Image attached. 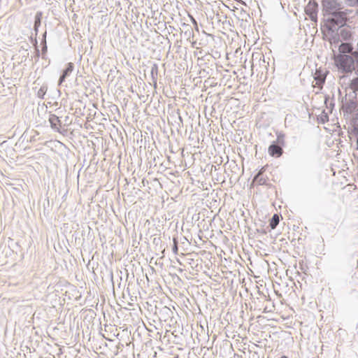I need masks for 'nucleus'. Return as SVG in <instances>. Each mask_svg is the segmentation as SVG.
I'll return each mask as SVG.
<instances>
[{"mask_svg": "<svg viewBox=\"0 0 358 358\" xmlns=\"http://www.w3.org/2000/svg\"><path fill=\"white\" fill-rule=\"evenodd\" d=\"M339 54L335 58L337 67H352L356 62L358 67V52H354L351 55H346L352 50V46L349 43H341L338 47Z\"/></svg>", "mask_w": 358, "mask_h": 358, "instance_id": "nucleus-1", "label": "nucleus"}, {"mask_svg": "<svg viewBox=\"0 0 358 358\" xmlns=\"http://www.w3.org/2000/svg\"><path fill=\"white\" fill-rule=\"evenodd\" d=\"M348 10H341L333 12L325 16L327 22L329 24V29H333L336 27H343L348 19Z\"/></svg>", "mask_w": 358, "mask_h": 358, "instance_id": "nucleus-2", "label": "nucleus"}, {"mask_svg": "<svg viewBox=\"0 0 358 358\" xmlns=\"http://www.w3.org/2000/svg\"><path fill=\"white\" fill-rule=\"evenodd\" d=\"M322 4L324 17L342 8L341 2L338 0H322Z\"/></svg>", "mask_w": 358, "mask_h": 358, "instance_id": "nucleus-3", "label": "nucleus"}, {"mask_svg": "<svg viewBox=\"0 0 358 358\" xmlns=\"http://www.w3.org/2000/svg\"><path fill=\"white\" fill-rule=\"evenodd\" d=\"M317 6L318 5L315 1H310L305 8L306 13L313 21L317 20Z\"/></svg>", "mask_w": 358, "mask_h": 358, "instance_id": "nucleus-4", "label": "nucleus"}, {"mask_svg": "<svg viewBox=\"0 0 358 358\" xmlns=\"http://www.w3.org/2000/svg\"><path fill=\"white\" fill-rule=\"evenodd\" d=\"M327 71L326 69H316L314 73V78L316 80V85H322L326 78Z\"/></svg>", "mask_w": 358, "mask_h": 358, "instance_id": "nucleus-5", "label": "nucleus"}, {"mask_svg": "<svg viewBox=\"0 0 358 358\" xmlns=\"http://www.w3.org/2000/svg\"><path fill=\"white\" fill-rule=\"evenodd\" d=\"M265 170V167H262L259 171L258 174L255 177L253 183L257 185H266L268 182V178L264 177L263 173Z\"/></svg>", "mask_w": 358, "mask_h": 358, "instance_id": "nucleus-6", "label": "nucleus"}, {"mask_svg": "<svg viewBox=\"0 0 358 358\" xmlns=\"http://www.w3.org/2000/svg\"><path fill=\"white\" fill-rule=\"evenodd\" d=\"M337 34L339 35V36L341 38L343 41H348L350 39L352 36V34L350 31V29L349 27H345L344 26L342 27H340L338 31Z\"/></svg>", "mask_w": 358, "mask_h": 358, "instance_id": "nucleus-7", "label": "nucleus"}, {"mask_svg": "<svg viewBox=\"0 0 358 358\" xmlns=\"http://www.w3.org/2000/svg\"><path fill=\"white\" fill-rule=\"evenodd\" d=\"M268 153L272 157H279L282 154V149L276 145H271L268 147Z\"/></svg>", "mask_w": 358, "mask_h": 358, "instance_id": "nucleus-8", "label": "nucleus"}, {"mask_svg": "<svg viewBox=\"0 0 358 358\" xmlns=\"http://www.w3.org/2000/svg\"><path fill=\"white\" fill-rule=\"evenodd\" d=\"M342 41L343 40L337 33L333 34L331 38H329V41L333 49L337 48L338 45L341 44V43H343Z\"/></svg>", "mask_w": 358, "mask_h": 358, "instance_id": "nucleus-9", "label": "nucleus"}, {"mask_svg": "<svg viewBox=\"0 0 358 358\" xmlns=\"http://www.w3.org/2000/svg\"><path fill=\"white\" fill-rule=\"evenodd\" d=\"M279 216L277 214H274L270 220L269 225L272 229H274L279 223Z\"/></svg>", "mask_w": 358, "mask_h": 358, "instance_id": "nucleus-10", "label": "nucleus"}, {"mask_svg": "<svg viewBox=\"0 0 358 358\" xmlns=\"http://www.w3.org/2000/svg\"><path fill=\"white\" fill-rule=\"evenodd\" d=\"M350 87L354 91H358V78L352 80Z\"/></svg>", "mask_w": 358, "mask_h": 358, "instance_id": "nucleus-11", "label": "nucleus"}, {"mask_svg": "<svg viewBox=\"0 0 358 358\" xmlns=\"http://www.w3.org/2000/svg\"><path fill=\"white\" fill-rule=\"evenodd\" d=\"M345 3L350 6H358V0H345Z\"/></svg>", "mask_w": 358, "mask_h": 358, "instance_id": "nucleus-12", "label": "nucleus"}, {"mask_svg": "<svg viewBox=\"0 0 358 358\" xmlns=\"http://www.w3.org/2000/svg\"><path fill=\"white\" fill-rule=\"evenodd\" d=\"M38 24H40V19L38 18L35 21V26L36 27Z\"/></svg>", "mask_w": 358, "mask_h": 358, "instance_id": "nucleus-13", "label": "nucleus"}, {"mask_svg": "<svg viewBox=\"0 0 358 358\" xmlns=\"http://www.w3.org/2000/svg\"><path fill=\"white\" fill-rule=\"evenodd\" d=\"M192 47L196 48H199V47L196 45V41L192 43Z\"/></svg>", "mask_w": 358, "mask_h": 358, "instance_id": "nucleus-14", "label": "nucleus"}, {"mask_svg": "<svg viewBox=\"0 0 358 358\" xmlns=\"http://www.w3.org/2000/svg\"><path fill=\"white\" fill-rule=\"evenodd\" d=\"M69 68H71V67H72V64H71V63H69Z\"/></svg>", "mask_w": 358, "mask_h": 358, "instance_id": "nucleus-15", "label": "nucleus"}, {"mask_svg": "<svg viewBox=\"0 0 358 358\" xmlns=\"http://www.w3.org/2000/svg\"><path fill=\"white\" fill-rule=\"evenodd\" d=\"M280 358H287L286 356H282Z\"/></svg>", "mask_w": 358, "mask_h": 358, "instance_id": "nucleus-16", "label": "nucleus"}, {"mask_svg": "<svg viewBox=\"0 0 358 358\" xmlns=\"http://www.w3.org/2000/svg\"><path fill=\"white\" fill-rule=\"evenodd\" d=\"M357 145H358V138H357Z\"/></svg>", "mask_w": 358, "mask_h": 358, "instance_id": "nucleus-17", "label": "nucleus"}]
</instances>
